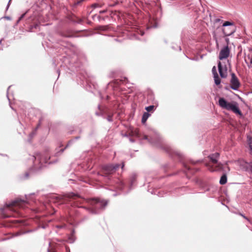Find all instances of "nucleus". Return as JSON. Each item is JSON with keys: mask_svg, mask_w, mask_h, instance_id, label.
<instances>
[{"mask_svg": "<svg viewBox=\"0 0 252 252\" xmlns=\"http://www.w3.org/2000/svg\"><path fill=\"white\" fill-rule=\"evenodd\" d=\"M25 202L22 200H15L11 203L6 204L0 209V214L4 218L17 217L19 216L18 209L23 207Z\"/></svg>", "mask_w": 252, "mask_h": 252, "instance_id": "1", "label": "nucleus"}, {"mask_svg": "<svg viewBox=\"0 0 252 252\" xmlns=\"http://www.w3.org/2000/svg\"><path fill=\"white\" fill-rule=\"evenodd\" d=\"M219 157V153L212 154L208 157L209 162L206 163V166L210 171H218L222 169V164L218 161Z\"/></svg>", "mask_w": 252, "mask_h": 252, "instance_id": "2", "label": "nucleus"}, {"mask_svg": "<svg viewBox=\"0 0 252 252\" xmlns=\"http://www.w3.org/2000/svg\"><path fill=\"white\" fill-rule=\"evenodd\" d=\"M219 105L223 109L231 111L236 114L241 115V112L239 109L238 103L235 101L229 102L224 98L220 97L219 99Z\"/></svg>", "mask_w": 252, "mask_h": 252, "instance_id": "3", "label": "nucleus"}, {"mask_svg": "<svg viewBox=\"0 0 252 252\" xmlns=\"http://www.w3.org/2000/svg\"><path fill=\"white\" fill-rule=\"evenodd\" d=\"M222 31L225 36H229L234 32L235 26L234 24L229 21H226L223 23Z\"/></svg>", "mask_w": 252, "mask_h": 252, "instance_id": "4", "label": "nucleus"}, {"mask_svg": "<svg viewBox=\"0 0 252 252\" xmlns=\"http://www.w3.org/2000/svg\"><path fill=\"white\" fill-rule=\"evenodd\" d=\"M231 78L230 81V88L233 90H238L240 86L238 78L234 73L231 74Z\"/></svg>", "mask_w": 252, "mask_h": 252, "instance_id": "5", "label": "nucleus"}, {"mask_svg": "<svg viewBox=\"0 0 252 252\" xmlns=\"http://www.w3.org/2000/svg\"><path fill=\"white\" fill-rule=\"evenodd\" d=\"M119 167V165L118 164L115 165H105L103 168V172L105 175L111 174L114 173Z\"/></svg>", "mask_w": 252, "mask_h": 252, "instance_id": "6", "label": "nucleus"}, {"mask_svg": "<svg viewBox=\"0 0 252 252\" xmlns=\"http://www.w3.org/2000/svg\"><path fill=\"white\" fill-rule=\"evenodd\" d=\"M230 54V49L228 46L222 48L220 52L219 58L220 60L225 59L228 57Z\"/></svg>", "mask_w": 252, "mask_h": 252, "instance_id": "7", "label": "nucleus"}, {"mask_svg": "<svg viewBox=\"0 0 252 252\" xmlns=\"http://www.w3.org/2000/svg\"><path fill=\"white\" fill-rule=\"evenodd\" d=\"M218 69L221 78H226L227 75V68L225 64L223 65L220 62L218 63Z\"/></svg>", "mask_w": 252, "mask_h": 252, "instance_id": "8", "label": "nucleus"}, {"mask_svg": "<svg viewBox=\"0 0 252 252\" xmlns=\"http://www.w3.org/2000/svg\"><path fill=\"white\" fill-rule=\"evenodd\" d=\"M98 109L100 111V115L104 117L107 116V119L109 122H112L113 121L112 115L108 113V109L107 108L98 106Z\"/></svg>", "mask_w": 252, "mask_h": 252, "instance_id": "9", "label": "nucleus"}, {"mask_svg": "<svg viewBox=\"0 0 252 252\" xmlns=\"http://www.w3.org/2000/svg\"><path fill=\"white\" fill-rule=\"evenodd\" d=\"M236 163L241 169L246 171H249L250 162H248L243 159H239L237 161Z\"/></svg>", "mask_w": 252, "mask_h": 252, "instance_id": "10", "label": "nucleus"}, {"mask_svg": "<svg viewBox=\"0 0 252 252\" xmlns=\"http://www.w3.org/2000/svg\"><path fill=\"white\" fill-rule=\"evenodd\" d=\"M107 203L108 202L106 200L95 197V209H103L107 205Z\"/></svg>", "mask_w": 252, "mask_h": 252, "instance_id": "11", "label": "nucleus"}, {"mask_svg": "<svg viewBox=\"0 0 252 252\" xmlns=\"http://www.w3.org/2000/svg\"><path fill=\"white\" fill-rule=\"evenodd\" d=\"M245 62L248 64L249 67H251V64H252V56L248 55L247 58H245Z\"/></svg>", "mask_w": 252, "mask_h": 252, "instance_id": "12", "label": "nucleus"}, {"mask_svg": "<svg viewBox=\"0 0 252 252\" xmlns=\"http://www.w3.org/2000/svg\"><path fill=\"white\" fill-rule=\"evenodd\" d=\"M150 116V114H149L148 112H144L142 116V120H141L142 123L143 124L145 123Z\"/></svg>", "mask_w": 252, "mask_h": 252, "instance_id": "13", "label": "nucleus"}, {"mask_svg": "<svg viewBox=\"0 0 252 252\" xmlns=\"http://www.w3.org/2000/svg\"><path fill=\"white\" fill-rule=\"evenodd\" d=\"M227 182V177L225 175H223L220 180V183L221 185L225 184Z\"/></svg>", "mask_w": 252, "mask_h": 252, "instance_id": "14", "label": "nucleus"}, {"mask_svg": "<svg viewBox=\"0 0 252 252\" xmlns=\"http://www.w3.org/2000/svg\"><path fill=\"white\" fill-rule=\"evenodd\" d=\"M215 83L217 85H219L220 83V79L218 74H216V76H214Z\"/></svg>", "mask_w": 252, "mask_h": 252, "instance_id": "15", "label": "nucleus"}, {"mask_svg": "<svg viewBox=\"0 0 252 252\" xmlns=\"http://www.w3.org/2000/svg\"><path fill=\"white\" fill-rule=\"evenodd\" d=\"M79 197V196L78 194L73 193H70L68 195V197L73 199H76Z\"/></svg>", "mask_w": 252, "mask_h": 252, "instance_id": "16", "label": "nucleus"}, {"mask_svg": "<svg viewBox=\"0 0 252 252\" xmlns=\"http://www.w3.org/2000/svg\"><path fill=\"white\" fill-rule=\"evenodd\" d=\"M247 142L249 147H252V137L251 136H247Z\"/></svg>", "mask_w": 252, "mask_h": 252, "instance_id": "17", "label": "nucleus"}, {"mask_svg": "<svg viewBox=\"0 0 252 252\" xmlns=\"http://www.w3.org/2000/svg\"><path fill=\"white\" fill-rule=\"evenodd\" d=\"M185 167L186 169V172L187 176H188V174L190 172L191 173H192L193 172V171H192V170H191V168L188 165H185Z\"/></svg>", "mask_w": 252, "mask_h": 252, "instance_id": "18", "label": "nucleus"}, {"mask_svg": "<svg viewBox=\"0 0 252 252\" xmlns=\"http://www.w3.org/2000/svg\"><path fill=\"white\" fill-rule=\"evenodd\" d=\"M154 108V105H150L149 106H148L147 107H146V110L148 111V112H150V111H151L153 110Z\"/></svg>", "mask_w": 252, "mask_h": 252, "instance_id": "19", "label": "nucleus"}, {"mask_svg": "<svg viewBox=\"0 0 252 252\" xmlns=\"http://www.w3.org/2000/svg\"><path fill=\"white\" fill-rule=\"evenodd\" d=\"M212 73L213 74L214 76H216V74H218L216 66H215L212 68Z\"/></svg>", "mask_w": 252, "mask_h": 252, "instance_id": "20", "label": "nucleus"}, {"mask_svg": "<svg viewBox=\"0 0 252 252\" xmlns=\"http://www.w3.org/2000/svg\"><path fill=\"white\" fill-rule=\"evenodd\" d=\"M94 15L92 14V11L90 12V13L89 14L88 16V18L89 19L90 18H94Z\"/></svg>", "mask_w": 252, "mask_h": 252, "instance_id": "21", "label": "nucleus"}, {"mask_svg": "<svg viewBox=\"0 0 252 252\" xmlns=\"http://www.w3.org/2000/svg\"><path fill=\"white\" fill-rule=\"evenodd\" d=\"M249 171H251L252 173V161L250 162V165Z\"/></svg>", "mask_w": 252, "mask_h": 252, "instance_id": "22", "label": "nucleus"}, {"mask_svg": "<svg viewBox=\"0 0 252 252\" xmlns=\"http://www.w3.org/2000/svg\"><path fill=\"white\" fill-rule=\"evenodd\" d=\"M144 139L149 140V141H150V142H151V143H154V142H153V141H150V139H149V137H148V136L145 135V136H144Z\"/></svg>", "mask_w": 252, "mask_h": 252, "instance_id": "23", "label": "nucleus"}, {"mask_svg": "<svg viewBox=\"0 0 252 252\" xmlns=\"http://www.w3.org/2000/svg\"><path fill=\"white\" fill-rule=\"evenodd\" d=\"M136 178V175H132V177H131V182L132 183H133L134 179Z\"/></svg>", "mask_w": 252, "mask_h": 252, "instance_id": "24", "label": "nucleus"}, {"mask_svg": "<svg viewBox=\"0 0 252 252\" xmlns=\"http://www.w3.org/2000/svg\"><path fill=\"white\" fill-rule=\"evenodd\" d=\"M65 249H66V251L67 252H70V250H69V248L67 246H66L65 247Z\"/></svg>", "mask_w": 252, "mask_h": 252, "instance_id": "25", "label": "nucleus"}, {"mask_svg": "<svg viewBox=\"0 0 252 252\" xmlns=\"http://www.w3.org/2000/svg\"><path fill=\"white\" fill-rule=\"evenodd\" d=\"M25 14H23V15H22L21 16V17H20L19 20H21L25 16Z\"/></svg>", "mask_w": 252, "mask_h": 252, "instance_id": "26", "label": "nucleus"}, {"mask_svg": "<svg viewBox=\"0 0 252 252\" xmlns=\"http://www.w3.org/2000/svg\"><path fill=\"white\" fill-rule=\"evenodd\" d=\"M250 150V153L252 155V147H249Z\"/></svg>", "mask_w": 252, "mask_h": 252, "instance_id": "27", "label": "nucleus"}, {"mask_svg": "<svg viewBox=\"0 0 252 252\" xmlns=\"http://www.w3.org/2000/svg\"><path fill=\"white\" fill-rule=\"evenodd\" d=\"M25 176H26V178H28V176H29V174H28V173H26V174H25Z\"/></svg>", "mask_w": 252, "mask_h": 252, "instance_id": "28", "label": "nucleus"}, {"mask_svg": "<svg viewBox=\"0 0 252 252\" xmlns=\"http://www.w3.org/2000/svg\"><path fill=\"white\" fill-rule=\"evenodd\" d=\"M78 23H80L81 22V20L80 19H79L78 21H77Z\"/></svg>", "mask_w": 252, "mask_h": 252, "instance_id": "29", "label": "nucleus"}, {"mask_svg": "<svg viewBox=\"0 0 252 252\" xmlns=\"http://www.w3.org/2000/svg\"><path fill=\"white\" fill-rule=\"evenodd\" d=\"M124 166V163H123L122 166V168H123Z\"/></svg>", "mask_w": 252, "mask_h": 252, "instance_id": "30", "label": "nucleus"}, {"mask_svg": "<svg viewBox=\"0 0 252 252\" xmlns=\"http://www.w3.org/2000/svg\"><path fill=\"white\" fill-rule=\"evenodd\" d=\"M242 216L244 218H245V219H247V218L246 217L243 216V215H242Z\"/></svg>", "mask_w": 252, "mask_h": 252, "instance_id": "31", "label": "nucleus"}, {"mask_svg": "<svg viewBox=\"0 0 252 252\" xmlns=\"http://www.w3.org/2000/svg\"><path fill=\"white\" fill-rule=\"evenodd\" d=\"M92 6H93H93H94V4H92Z\"/></svg>", "mask_w": 252, "mask_h": 252, "instance_id": "32", "label": "nucleus"}, {"mask_svg": "<svg viewBox=\"0 0 252 252\" xmlns=\"http://www.w3.org/2000/svg\"><path fill=\"white\" fill-rule=\"evenodd\" d=\"M48 252H50V251H48Z\"/></svg>", "mask_w": 252, "mask_h": 252, "instance_id": "33", "label": "nucleus"}]
</instances>
